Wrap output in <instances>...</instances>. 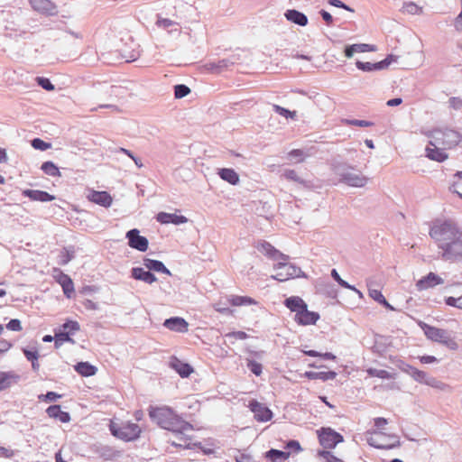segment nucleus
<instances>
[{
	"instance_id": "nucleus-1",
	"label": "nucleus",
	"mask_w": 462,
	"mask_h": 462,
	"mask_svg": "<svg viewBox=\"0 0 462 462\" xmlns=\"http://www.w3.org/2000/svg\"><path fill=\"white\" fill-rule=\"evenodd\" d=\"M149 415L161 428L177 434L183 435L185 431L192 430V425L182 420L170 407L152 408Z\"/></svg>"
},
{
	"instance_id": "nucleus-2",
	"label": "nucleus",
	"mask_w": 462,
	"mask_h": 462,
	"mask_svg": "<svg viewBox=\"0 0 462 462\" xmlns=\"http://www.w3.org/2000/svg\"><path fill=\"white\" fill-rule=\"evenodd\" d=\"M430 236L437 243L439 248L441 249L451 241L462 238V230L452 220H437L430 227Z\"/></svg>"
},
{
	"instance_id": "nucleus-3",
	"label": "nucleus",
	"mask_w": 462,
	"mask_h": 462,
	"mask_svg": "<svg viewBox=\"0 0 462 462\" xmlns=\"http://www.w3.org/2000/svg\"><path fill=\"white\" fill-rule=\"evenodd\" d=\"M425 134L430 138L431 146L440 145L444 149H451L457 146L462 139L459 132L448 128H436L426 132Z\"/></svg>"
},
{
	"instance_id": "nucleus-4",
	"label": "nucleus",
	"mask_w": 462,
	"mask_h": 462,
	"mask_svg": "<svg viewBox=\"0 0 462 462\" xmlns=\"http://www.w3.org/2000/svg\"><path fill=\"white\" fill-rule=\"evenodd\" d=\"M421 328L429 339L440 343L451 350H457L458 348L457 343L450 337L447 330L425 323L421 325Z\"/></svg>"
},
{
	"instance_id": "nucleus-5",
	"label": "nucleus",
	"mask_w": 462,
	"mask_h": 462,
	"mask_svg": "<svg viewBox=\"0 0 462 462\" xmlns=\"http://www.w3.org/2000/svg\"><path fill=\"white\" fill-rule=\"evenodd\" d=\"M273 269L275 274L272 275V278L279 282H285L291 278L304 276L300 267L282 260H280L278 263L273 266Z\"/></svg>"
},
{
	"instance_id": "nucleus-6",
	"label": "nucleus",
	"mask_w": 462,
	"mask_h": 462,
	"mask_svg": "<svg viewBox=\"0 0 462 462\" xmlns=\"http://www.w3.org/2000/svg\"><path fill=\"white\" fill-rule=\"evenodd\" d=\"M110 430L115 437L125 441L137 439L141 433L140 427L135 423H126L120 427L111 424Z\"/></svg>"
},
{
	"instance_id": "nucleus-7",
	"label": "nucleus",
	"mask_w": 462,
	"mask_h": 462,
	"mask_svg": "<svg viewBox=\"0 0 462 462\" xmlns=\"http://www.w3.org/2000/svg\"><path fill=\"white\" fill-rule=\"evenodd\" d=\"M441 258L445 261H462V239L457 238L441 248Z\"/></svg>"
},
{
	"instance_id": "nucleus-8",
	"label": "nucleus",
	"mask_w": 462,
	"mask_h": 462,
	"mask_svg": "<svg viewBox=\"0 0 462 462\" xmlns=\"http://www.w3.org/2000/svg\"><path fill=\"white\" fill-rule=\"evenodd\" d=\"M320 445L324 448H334L338 443L343 442V436L335 430L323 428L319 435Z\"/></svg>"
},
{
	"instance_id": "nucleus-9",
	"label": "nucleus",
	"mask_w": 462,
	"mask_h": 462,
	"mask_svg": "<svg viewBox=\"0 0 462 462\" xmlns=\"http://www.w3.org/2000/svg\"><path fill=\"white\" fill-rule=\"evenodd\" d=\"M249 409L254 413V419L260 422L269 421L273 418V411L263 403L256 400H252L248 404Z\"/></svg>"
},
{
	"instance_id": "nucleus-10",
	"label": "nucleus",
	"mask_w": 462,
	"mask_h": 462,
	"mask_svg": "<svg viewBox=\"0 0 462 462\" xmlns=\"http://www.w3.org/2000/svg\"><path fill=\"white\" fill-rule=\"evenodd\" d=\"M125 237L128 239V245L131 248L140 252H145L148 249L149 241L145 236H140L138 229L134 228L127 231Z\"/></svg>"
},
{
	"instance_id": "nucleus-11",
	"label": "nucleus",
	"mask_w": 462,
	"mask_h": 462,
	"mask_svg": "<svg viewBox=\"0 0 462 462\" xmlns=\"http://www.w3.org/2000/svg\"><path fill=\"white\" fill-rule=\"evenodd\" d=\"M256 248L260 253L263 254L265 256L274 261H287V259L289 258L288 255L281 253L279 250H277L275 247H273L270 243L266 241L259 242L256 245Z\"/></svg>"
},
{
	"instance_id": "nucleus-12",
	"label": "nucleus",
	"mask_w": 462,
	"mask_h": 462,
	"mask_svg": "<svg viewBox=\"0 0 462 462\" xmlns=\"http://www.w3.org/2000/svg\"><path fill=\"white\" fill-rule=\"evenodd\" d=\"M53 277L62 287L64 294L69 298L70 294L74 292V285L71 278L59 268L53 269Z\"/></svg>"
},
{
	"instance_id": "nucleus-13",
	"label": "nucleus",
	"mask_w": 462,
	"mask_h": 462,
	"mask_svg": "<svg viewBox=\"0 0 462 462\" xmlns=\"http://www.w3.org/2000/svg\"><path fill=\"white\" fill-rule=\"evenodd\" d=\"M393 60V55H388L384 60L378 62H363L357 60L356 66L358 69L370 72L374 70H381L386 69Z\"/></svg>"
},
{
	"instance_id": "nucleus-14",
	"label": "nucleus",
	"mask_w": 462,
	"mask_h": 462,
	"mask_svg": "<svg viewBox=\"0 0 462 462\" xmlns=\"http://www.w3.org/2000/svg\"><path fill=\"white\" fill-rule=\"evenodd\" d=\"M341 182L356 188L365 187L368 181V178L360 172H353L348 171L346 174L339 179Z\"/></svg>"
},
{
	"instance_id": "nucleus-15",
	"label": "nucleus",
	"mask_w": 462,
	"mask_h": 462,
	"mask_svg": "<svg viewBox=\"0 0 462 462\" xmlns=\"http://www.w3.org/2000/svg\"><path fill=\"white\" fill-rule=\"evenodd\" d=\"M411 377H412L416 382L420 383H424L434 388L442 389V387L444 386V383L442 382L437 380L432 376L428 375L425 372L420 371L419 369L412 370L411 372Z\"/></svg>"
},
{
	"instance_id": "nucleus-16",
	"label": "nucleus",
	"mask_w": 462,
	"mask_h": 462,
	"mask_svg": "<svg viewBox=\"0 0 462 462\" xmlns=\"http://www.w3.org/2000/svg\"><path fill=\"white\" fill-rule=\"evenodd\" d=\"M443 279L434 273H430L428 275L422 277L416 282V288L418 291H424L430 288H433L436 285L442 284Z\"/></svg>"
},
{
	"instance_id": "nucleus-17",
	"label": "nucleus",
	"mask_w": 462,
	"mask_h": 462,
	"mask_svg": "<svg viewBox=\"0 0 462 462\" xmlns=\"http://www.w3.org/2000/svg\"><path fill=\"white\" fill-rule=\"evenodd\" d=\"M319 319V314L315 311H310L308 306L295 315L294 320L301 326L314 325Z\"/></svg>"
},
{
	"instance_id": "nucleus-18",
	"label": "nucleus",
	"mask_w": 462,
	"mask_h": 462,
	"mask_svg": "<svg viewBox=\"0 0 462 462\" xmlns=\"http://www.w3.org/2000/svg\"><path fill=\"white\" fill-rule=\"evenodd\" d=\"M88 199L89 201L105 208L110 207L113 202L111 195L106 191L91 190L88 195Z\"/></svg>"
},
{
	"instance_id": "nucleus-19",
	"label": "nucleus",
	"mask_w": 462,
	"mask_h": 462,
	"mask_svg": "<svg viewBox=\"0 0 462 462\" xmlns=\"http://www.w3.org/2000/svg\"><path fill=\"white\" fill-rule=\"evenodd\" d=\"M163 326L170 330L183 333L188 330L189 323L182 318L172 317L165 319Z\"/></svg>"
},
{
	"instance_id": "nucleus-20",
	"label": "nucleus",
	"mask_w": 462,
	"mask_h": 462,
	"mask_svg": "<svg viewBox=\"0 0 462 462\" xmlns=\"http://www.w3.org/2000/svg\"><path fill=\"white\" fill-rule=\"evenodd\" d=\"M156 219L161 224L180 225L188 221V218L182 215H176L166 212H160L156 216Z\"/></svg>"
},
{
	"instance_id": "nucleus-21",
	"label": "nucleus",
	"mask_w": 462,
	"mask_h": 462,
	"mask_svg": "<svg viewBox=\"0 0 462 462\" xmlns=\"http://www.w3.org/2000/svg\"><path fill=\"white\" fill-rule=\"evenodd\" d=\"M131 276L138 281H143L148 284H152L157 281L156 276L149 270L142 267H134L131 270Z\"/></svg>"
},
{
	"instance_id": "nucleus-22",
	"label": "nucleus",
	"mask_w": 462,
	"mask_h": 462,
	"mask_svg": "<svg viewBox=\"0 0 462 462\" xmlns=\"http://www.w3.org/2000/svg\"><path fill=\"white\" fill-rule=\"evenodd\" d=\"M170 366L174 369L182 378L189 377L193 372V368L189 364L184 363L176 357L171 358Z\"/></svg>"
},
{
	"instance_id": "nucleus-23",
	"label": "nucleus",
	"mask_w": 462,
	"mask_h": 462,
	"mask_svg": "<svg viewBox=\"0 0 462 462\" xmlns=\"http://www.w3.org/2000/svg\"><path fill=\"white\" fill-rule=\"evenodd\" d=\"M445 150L446 149L442 148L440 145L431 146L429 143L426 147V156L431 161L442 162L448 159V154L445 152Z\"/></svg>"
},
{
	"instance_id": "nucleus-24",
	"label": "nucleus",
	"mask_w": 462,
	"mask_h": 462,
	"mask_svg": "<svg viewBox=\"0 0 462 462\" xmlns=\"http://www.w3.org/2000/svg\"><path fill=\"white\" fill-rule=\"evenodd\" d=\"M285 18L297 25L306 26L308 24V17L303 13L296 9H289L284 13Z\"/></svg>"
},
{
	"instance_id": "nucleus-25",
	"label": "nucleus",
	"mask_w": 462,
	"mask_h": 462,
	"mask_svg": "<svg viewBox=\"0 0 462 462\" xmlns=\"http://www.w3.org/2000/svg\"><path fill=\"white\" fill-rule=\"evenodd\" d=\"M46 412L50 418L59 420L60 422L67 423L70 420V415L67 411H61L60 405L54 404L47 408Z\"/></svg>"
},
{
	"instance_id": "nucleus-26",
	"label": "nucleus",
	"mask_w": 462,
	"mask_h": 462,
	"mask_svg": "<svg viewBox=\"0 0 462 462\" xmlns=\"http://www.w3.org/2000/svg\"><path fill=\"white\" fill-rule=\"evenodd\" d=\"M331 170L334 173L341 179L344 174H346L348 171L354 170V167L350 164L341 161L338 157H334L330 162Z\"/></svg>"
},
{
	"instance_id": "nucleus-27",
	"label": "nucleus",
	"mask_w": 462,
	"mask_h": 462,
	"mask_svg": "<svg viewBox=\"0 0 462 462\" xmlns=\"http://www.w3.org/2000/svg\"><path fill=\"white\" fill-rule=\"evenodd\" d=\"M284 305L291 311L298 315L305 307L306 302L298 296H291L284 300Z\"/></svg>"
},
{
	"instance_id": "nucleus-28",
	"label": "nucleus",
	"mask_w": 462,
	"mask_h": 462,
	"mask_svg": "<svg viewBox=\"0 0 462 462\" xmlns=\"http://www.w3.org/2000/svg\"><path fill=\"white\" fill-rule=\"evenodd\" d=\"M218 176L227 183L231 185H237L239 183V175L237 172L231 168H222L218 169L217 171Z\"/></svg>"
},
{
	"instance_id": "nucleus-29",
	"label": "nucleus",
	"mask_w": 462,
	"mask_h": 462,
	"mask_svg": "<svg viewBox=\"0 0 462 462\" xmlns=\"http://www.w3.org/2000/svg\"><path fill=\"white\" fill-rule=\"evenodd\" d=\"M31 7L36 11L49 14H52L56 8L50 0H31Z\"/></svg>"
},
{
	"instance_id": "nucleus-30",
	"label": "nucleus",
	"mask_w": 462,
	"mask_h": 462,
	"mask_svg": "<svg viewBox=\"0 0 462 462\" xmlns=\"http://www.w3.org/2000/svg\"><path fill=\"white\" fill-rule=\"evenodd\" d=\"M143 265L149 270L157 273H162L168 275H171V271L164 265V263L159 260H153L150 258L143 259Z\"/></svg>"
},
{
	"instance_id": "nucleus-31",
	"label": "nucleus",
	"mask_w": 462,
	"mask_h": 462,
	"mask_svg": "<svg viewBox=\"0 0 462 462\" xmlns=\"http://www.w3.org/2000/svg\"><path fill=\"white\" fill-rule=\"evenodd\" d=\"M233 64H234L233 61L229 60L227 59H223V60H220L217 61L207 62L204 65V67L207 70L211 71L213 73H220L225 69L228 68L230 65H233Z\"/></svg>"
},
{
	"instance_id": "nucleus-32",
	"label": "nucleus",
	"mask_w": 462,
	"mask_h": 462,
	"mask_svg": "<svg viewBox=\"0 0 462 462\" xmlns=\"http://www.w3.org/2000/svg\"><path fill=\"white\" fill-rule=\"evenodd\" d=\"M75 371L82 376H92L97 372V368L88 362H79L74 365Z\"/></svg>"
},
{
	"instance_id": "nucleus-33",
	"label": "nucleus",
	"mask_w": 462,
	"mask_h": 462,
	"mask_svg": "<svg viewBox=\"0 0 462 462\" xmlns=\"http://www.w3.org/2000/svg\"><path fill=\"white\" fill-rule=\"evenodd\" d=\"M75 257L74 246L63 247L58 255V264L66 265Z\"/></svg>"
},
{
	"instance_id": "nucleus-34",
	"label": "nucleus",
	"mask_w": 462,
	"mask_h": 462,
	"mask_svg": "<svg viewBox=\"0 0 462 462\" xmlns=\"http://www.w3.org/2000/svg\"><path fill=\"white\" fill-rule=\"evenodd\" d=\"M305 376L310 380L320 379L322 381L333 380L337 376V373L334 371L328 372H306Z\"/></svg>"
},
{
	"instance_id": "nucleus-35",
	"label": "nucleus",
	"mask_w": 462,
	"mask_h": 462,
	"mask_svg": "<svg viewBox=\"0 0 462 462\" xmlns=\"http://www.w3.org/2000/svg\"><path fill=\"white\" fill-rule=\"evenodd\" d=\"M18 376L13 373H0V391L9 388L17 382Z\"/></svg>"
},
{
	"instance_id": "nucleus-36",
	"label": "nucleus",
	"mask_w": 462,
	"mask_h": 462,
	"mask_svg": "<svg viewBox=\"0 0 462 462\" xmlns=\"http://www.w3.org/2000/svg\"><path fill=\"white\" fill-rule=\"evenodd\" d=\"M265 457L271 459L273 462H279V460H285L289 458L290 452L271 448L266 452Z\"/></svg>"
},
{
	"instance_id": "nucleus-37",
	"label": "nucleus",
	"mask_w": 462,
	"mask_h": 462,
	"mask_svg": "<svg viewBox=\"0 0 462 462\" xmlns=\"http://www.w3.org/2000/svg\"><path fill=\"white\" fill-rule=\"evenodd\" d=\"M55 199L53 195L49 194L43 190L31 189V200H37L42 202L51 201Z\"/></svg>"
},
{
	"instance_id": "nucleus-38",
	"label": "nucleus",
	"mask_w": 462,
	"mask_h": 462,
	"mask_svg": "<svg viewBox=\"0 0 462 462\" xmlns=\"http://www.w3.org/2000/svg\"><path fill=\"white\" fill-rule=\"evenodd\" d=\"M367 286L369 290V296L380 304H387V300L379 290L373 289V282L371 279L367 280Z\"/></svg>"
},
{
	"instance_id": "nucleus-39",
	"label": "nucleus",
	"mask_w": 462,
	"mask_h": 462,
	"mask_svg": "<svg viewBox=\"0 0 462 462\" xmlns=\"http://www.w3.org/2000/svg\"><path fill=\"white\" fill-rule=\"evenodd\" d=\"M331 276L341 287L354 291L356 293H358L360 297L362 296L360 291H358L355 286L350 285L347 282L343 280L336 269H332Z\"/></svg>"
},
{
	"instance_id": "nucleus-40",
	"label": "nucleus",
	"mask_w": 462,
	"mask_h": 462,
	"mask_svg": "<svg viewBox=\"0 0 462 462\" xmlns=\"http://www.w3.org/2000/svg\"><path fill=\"white\" fill-rule=\"evenodd\" d=\"M381 432H374L373 435L367 438V443L374 448H379V449H389L392 448V446L384 445L379 441V439L381 437Z\"/></svg>"
},
{
	"instance_id": "nucleus-41",
	"label": "nucleus",
	"mask_w": 462,
	"mask_h": 462,
	"mask_svg": "<svg viewBox=\"0 0 462 462\" xmlns=\"http://www.w3.org/2000/svg\"><path fill=\"white\" fill-rule=\"evenodd\" d=\"M42 171L52 177L60 176L59 168L52 162H45L42 164Z\"/></svg>"
},
{
	"instance_id": "nucleus-42",
	"label": "nucleus",
	"mask_w": 462,
	"mask_h": 462,
	"mask_svg": "<svg viewBox=\"0 0 462 462\" xmlns=\"http://www.w3.org/2000/svg\"><path fill=\"white\" fill-rule=\"evenodd\" d=\"M229 302L233 306H242L254 304L255 300L247 296H231Z\"/></svg>"
},
{
	"instance_id": "nucleus-43",
	"label": "nucleus",
	"mask_w": 462,
	"mask_h": 462,
	"mask_svg": "<svg viewBox=\"0 0 462 462\" xmlns=\"http://www.w3.org/2000/svg\"><path fill=\"white\" fill-rule=\"evenodd\" d=\"M367 374L370 376L378 377L382 379H392L393 374L383 369L369 368Z\"/></svg>"
},
{
	"instance_id": "nucleus-44",
	"label": "nucleus",
	"mask_w": 462,
	"mask_h": 462,
	"mask_svg": "<svg viewBox=\"0 0 462 462\" xmlns=\"http://www.w3.org/2000/svg\"><path fill=\"white\" fill-rule=\"evenodd\" d=\"M402 11L409 14H420L422 8L413 2H407L403 4Z\"/></svg>"
},
{
	"instance_id": "nucleus-45",
	"label": "nucleus",
	"mask_w": 462,
	"mask_h": 462,
	"mask_svg": "<svg viewBox=\"0 0 462 462\" xmlns=\"http://www.w3.org/2000/svg\"><path fill=\"white\" fill-rule=\"evenodd\" d=\"M282 176L288 180H291V181H294V182H297V183H300V184H302L304 185L305 184V180L300 178L296 171L294 170H291V169H287L283 171V174Z\"/></svg>"
},
{
	"instance_id": "nucleus-46",
	"label": "nucleus",
	"mask_w": 462,
	"mask_h": 462,
	"mask_svg": "<svg viewBox=\"0 0 462 462\" xmlns=\"http://www.w3.org/2000/svg\"><path fill=\"white\" fill-rule=\"evenodd\" d=\"M273 109L274 112L286 118L294 119L296 117V111H291L279 105H273Z\"/></svg>"
},
{
	"instance_id": "nucleus-47",
	"label": "nucleus",
	"mask_w": 462,
	"mask_h": 462,
	"mask_svg": "<svg viewBox=\"0 0 462 462\" xmlns=\"http://www.w3.org/2000/svg\"><path fill=\"white\" fill-rule=\"evenodd\" d=\"M342 122L346 125L359 126V127H369L374 125V123L366 120L359 119H343Z\"/></svg>"
},
{
	"instance_id": "nucleus-48",
	"label": "nucleus",
	"mask_w": 462,
	"mask_h": 462,
	"mask_svg": "<svg viewBox=\"0 0 462 462\" xmlns=\"http://www.w3.org/2000/svg\"><path fill=\"white\" fill-rule=\"evenodd\" d=\"M60 329L62 331H68L70 334H75V332L80 329V326L78 321L68 320L60 327Z\"/></svg>"
},
{
	"instance_id": "nucleus-49",
	"label": "nucleus",
	"mask_w": 462,
	"mask_h": 462,
	"mask_svg": "<svg viewBox=\"0 0 462 462\" xmlns=\"http://www.w3.org/2000/svg\"><path fill=\"white\" fill-rule=\"evenodd\" d=\"M190 93V88L184 85L179 84L174 87V96L176 98H182Z\"/></svg>"
},
{
	"instance_id": "nucleus-50",
	"label": "nucleus",
	"mask_w": 462,
	"mask_h": 462,
	"mask_svg": "<svg viewBox=\"0 0 462 462\" xmlns=\"http://www.w3.org/2000/svg\"><path fill=\"white\" fill-rule=\"evenodd\" d=\"M31 146L36 150L46 151L51 147V143H47L40 138H34L31 140Z\"/></svg>"
},
{
	"instance_id": "nucleus-51",
	"label": "nucleus",
	"mask_w": 462,
	"mask_h": 462,
	"mask_svg": "<svg viewBox=\"0 0 462 462\" xmlns=\"http://www.w3.org/2000/svg\"><path fill=\"white\" fill-rule=\"evenodd\" d=\"M35 81L37 82L38 86H40L47 91H53L55 89L54 85L51 82V80L48 78L36 77Z\"/></svg>"
},
{
	"instance_id": "nucleus-52",
	"label": "nucleus",
	"mask_w": 462,
	"mask_h": 462,
	"mask_svg": "<svg viewBox=\"0 0 462 462\" xmlns=\"http://www.w3.org/2000/svg\"><path fill=\"white\" fill-rule=\"evenodd\" d=\"M247 368L256 376L261 375L263 372L262 365L254 360H248Z\"/></svg>"
},
{
	"instance_id": "nucleus-53",
	"label": "nucleus",
	"mask_w": 462,
	"mask_h": 462,
	"mask_svg": "<svg viewBox=\"0 0 462 462\" xmlns=\"http://www.w3.org/2000/svg\"><path fill=\"white\" fill-rule=\"evenodd\" d=\"M70 333L68 331H62L59 329V331L55 332V338H58V341H63V342H70L72 344L75 343V341L70 337Z\"/></svg>"
},
{
	"instance_id": "nucleus-54",
	"label": "nucleus",
	"mask_w": 462,
	"mask_h": 462,
	"mask_svg": "<svg viewBox=\"0 0 462 462\" xmlns=\"http://www.w3.org/2000/svg\"><path fill=\"white\" fill-rule=\"evenodd\" d=\"M445 302L448 306L455 307V308L462 310V295L457 297V298L451 297V296L450 297H447L445 299Z\"/></svg>"
},
{
	"instance_id": "nucleus-55",
	"label": "nucleus",
	"mask_w": 462,
	"mask_h": 462,
	"mask_svg": "<svg viewBox=\"0 0 462 462\" xmlns=\"http://www.w3.org/2000/svg\"><path fill=\"white\" fill-rule=\"evenodd\" d=\"M319 456L324 457L327 462H343L342 459L337 457L332 452L328 450L319 451Z\"/></svg>"
},
{
	"instance_id": "nucleus-56",
	"label": "nucleus",
	"mask_w": 462,
	"mask_h": 462,
	"mask_svg": "<svg viewBox=\"0 0 462 462\" xmlns=\"http://www.w3.org/2000/svg\"><path fill=\"white\" fill-rule=\"evenodd\" d=\"M61 397L55 392H48L46 394L39 395V399L44 402H55Z\"/></svg>"
},
{
	"instance_id": "nucleus-57",
	"label": "nucleus",
	"mask_w": 462,
	"mask_h": 462,
	"mask_svg": "<svg viewBox=\"0 0 462 462\" xmlns=\"http://www.w3.org/2000/svg\"><path fill=\"white\" fill-rule=\"evenodd\" d=\"M225 337L226 338L244 340L248 337V335L244 331H232V332L226 333L225 335Z\"/></svg>"
},
{
	"instance_id": "nucleus-58",
	"label": "nucleus",
	"mask_w": 462,
	"mask_h": 462,
	"mask_svg": "<svg viewBox=\"0 0 462 462\" xmlns=\"http://www.w3.org/2000/svg\"><path fill=\"white\" fill-rule=\"evenodd\" d=\"M328 5H332V6H335V7H337V8H342L344 10H346L348 12H354V9L351 8L350 6H348L347 5H346L345 3H343L341 0H328Z\"/></svg>"
},
{
	"instance_id": "nucleus-59",
	"label": "nucleus",
	"mask_w": 462,
	"mask_h": 462,
	"mask_svg": "<svg viewBox=\"0 0 462 462\" xmlns=\"http://www.w3.org/2000/svg\"><path fill=\"white\" fill-rule=\"evenodd\" d=\"M353 47L356 52H366L374 50L373 46L365 43L353 44Z\"/></svg>"
},
{
	"instance_id": "nucleus-60",
	"label": "nucleus",
	"mask_w": 462,
	"mask_h": 462,
	"mask_svg": "<svg viewBox=\"0 0 462 462\" xmlns=\"http://www.w3.org/2000/svg\"><path fill=\"white\" fill-rule=\"evenodd\" d=\"M6 328L12 331H20L22 329L21 322L19 319H11L7 323Z\"/></svg>"
},
{
	"instance_id": "nucleus-61",
	"label": "nucleus",
	"mask_w": 462,
	"mask_h": 462,
	"mask_svg": "<svg viewBox=\"0 0 462 462\" xmlns=\"http://www.w3.org/2000/svg\"><path fill=\"white\" fill-rule=\"evenodd\" d=\"M448 103L449 106L455 110H460L462 108V99L460 97H450Z\"/></svg>"
},
{
	"instance_id": "nucleus-62",
	"label": "nucleus",
	"mask_w": 462,
	"mask_h": 462,
	"mask_svg": "<svg viewBox=\"0 0 462 462\" xmlns=\"http://www.w3.org/2000/svg\"><path fill=\"white\" fill-rule=\"evenodd\" d=\"M176 24L177 23L174 21H172L171 19H167V18H162L157 21V25L163 29H167V28H169L172 25H176Z\"/></svg>"
},
{
	"instance_id": "nucleus-63",
	"label": "nucleus",
	"mask_w": 462,
	"mask_h": 462,
	"mask_svg": "<svg viewBox=\"0 0 462 462\" xmlns=\"http://www.w3.org/2000/svg\"><path fill=\"white\" fill-rule=\"evenodd\" d=\"M180 440H178V442L176 441H171V444L174 447H180V448H189V439L183 437V436H180Z\"/></svg>"
},
{
	"instance_id": "nucleus-64",
	"label": "nucleus",
	"mask_w": 462,
	"mask_h": 462,
	"mask_svg": "<svg viewBox=\"0 0 462 462\" xmlns=\"http://www.w3.org/2000/svg\"><path fill=\"white\" fill-rule=\"evenodd\" d=\"M236 462H254V457L249 454L239 453L236 456Z\"/></svg>"
}]
</instances>
